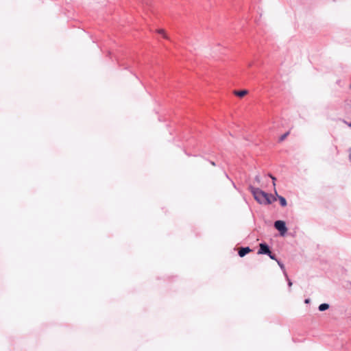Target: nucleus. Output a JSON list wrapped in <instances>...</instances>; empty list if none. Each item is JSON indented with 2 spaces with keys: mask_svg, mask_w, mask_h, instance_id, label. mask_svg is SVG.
Returning a JSON list of instances; mask_svg holds the SVG:
<instances>
[{
  "mask_svg": "<svg viewBox=\"0 0 351 351\" xmlns=\"http://www.w3.org/2000/svg\"><path fill=\"white\" fill-rule=\"evenodd\" d=\"M344 123H346L348 127L351 128V122L348 123V122H347V121H344Z\"/></svg>",
  "mask_w": 351,
  "mask_h": 351,
  "instance_id": "nucleus-15",
  "label": "nucleus"
},
{
  "mask_svg": "<svg viewBox=\"0 0 351 351\" xmlns=\"http://www.w3.org/2000/svg\"><path fill=\"white\" fill-rule=\"evenodd\" d=\"M155 32H158L159 34H160L164 38L167 40H169V36L167 35L166 32L164 29H155Z\"/></svg>",
  "mask_w": 351,
  "mask_h": 351,
  "instance_id": "nucleus-7",
  "label": "nucleus"
},
{
  "mask_svg": "<svg viewBox=\"0 0 351 351\" xmlns=\"http://www.w3.org/2000/svg\"><path fill=\"white\" fill-rule=\"evenodd\" d=\"M304 302L306 303V304L309 303L310 302V299H306L304 300Z\"/></svg>",
  "mask_w": 351,
  "mask_h": 351,
  "instance_id": "nucleus-17",
  "label": "nucleus"
},
{
  "mask_svg": "<svg viewBox=\"0 0 351 351\" xmlns=\"http://www.w3.org/2000/svg\"><path fill=\"white\" fill-rule=\"evenodd\" d=\"M349 160H350V161L351 162V148H350V150Z\"/></svg>",
  "mask_w": 351,
  "mask_h": 351,
  "instance_id": "nucleus-16",
  "label": "nucleus"
},
{
  "mask_svg": "<svg viewBox=\"0 0 351 351\" xmlns=\"http://www.w3.org/2000/svg\"><path fill=\"white\" fill-rule=\"evenodd\" d=\"M269 177L272 179V180H273V184H274V186H275V180H276V178H275V177H274V176H273L272 175H271V174H269Z\"/></svg>",
  "mask_w": 351,
  "mask_h": 351,
  "instance_id": "nucleus-14",
  "label": "nucleus"
},
{
  "mask_svg": "<svg viewBox=\"0 0 351 351\" xmlns=\"http://www.w3.org/2000/svg\"><path fill=\"white\" fill-rule=\"evenodd\" d=\"M274 228L280 232L281 235H284L287 230L285 222L281 220L274 222Z\"/></svg>",
  "mask_w": 351,
  "mask_h": 351,
  "instance_id": "nucleus-2",
  "label": "nucleus"
},
{
  "mask_svg": "<svg viewBox=\"0 0 351 351\" xmlns=\"http://www.w3.org/2000/svg\"><path fill=\"white\" fill-rule=\"evenodd\" d=\"M234 94L239 97H243L247 94V90H234Z\"/></svg>",
  "mask_w": 351,
  "mask_h": 351,
  "instance_id": "nucleus-6",
  "label": "nucleus"
},
{
  "mask_svg": "<svg viewBox=\"0 0 351 351\" xmlns=\"http://www.w3.org/2000/svg\"><path fill=\"white\" fill-rule=\"evenodd\" d=\"M289 134V132H286V133L283 134H282V135L279 138V141H280V142L283 141H284V140L287 137V136H288Z\"/></svg>",
  "mask_w": 351,
  "mask_h": 351,
  "instance_id": "nucleus-10",
  "label": "nucleus"
},
{
  "mask_svg": "<svg viewBox=\"0 0 351 351\" xmlns=\"http://www.w3.org/2000/svg\"><path fill=\"white\" fill-rule=\"evenodd\" d=\"M287 282H288V285L289 287H291L292 286V282L291 281V280L289 278V277L287 276V278H286Z\"/></svg>",
  "mask_w": 351,
  "mask_h": 351,
  "instance_id": "nucleus-13",
  "label": "nucleus"
},
{
  "mask_svg": "<svg viewBox=\"0 0 351 351\" xmlns=\"http://www.w3.org/2000/svg\"><path fill=\"white\" fill-rule=\"evenodd\" d=\"M210 164H211L213 166H215V162H213V161H210Z\"/></svg>",
  "mask_w": 351,
  "mask_h": 351,
  "instance_id": "nucleus-18",
  "label": "nucleus"
},
{
  "mask_svg": "<svg viewBox=\"0 0 351 351\" xmlns=\"http://www.w3.org/2000/svg\"><path fill=\"white\" fill-rule=\"evenodd\" d=\"M275 193L277 196V197L278 198L279 201H280V205L282 206V207H285L287 206V200L286 199L282 197V196H280V195H278L276 191H275Z\"/></svg>",
  "mask_w": 351,
  "mask_h": 351,
  "instance_id": "nucleus-5",
  "label": "nucleus"
},
{
  "mask_svg": "<svg viewBox=\"0 0 351 351\" xmlns=\"http://www.w3.org/2000/svg\"><path fill=\"white\" fill-rule=\"evenodd\" d=\"M267 256H269V257L272 260H275L276 261H278L276 256L274 254H273L271 252V254H268Z\"/></svg>",
  "mask_w": 351,
  "mask_h": 351,
  "instance_id": "nucleus-11",
  "label": "nucleus"
},
{
  "mask_svg": "<svg viewBox=\"0 0 351 351\" xmlns=\"http://www.w3.org/2000/svg\"><path fill=\"white\" fill-rule=\"evenodd\" d=\"M249 189L253 195L254 199L261 204L269 205L276 200V197H273L271 194L265 193L258 188L249 186Z\"/></svg>",
  "mask_w": 351,
  "mask_h": 351,
  "instance_id": "nucleus-1",
  "label": "nucleus"
},
{
  "mask_svg": "<svg viewBox=\"0 0 351 351\" xmlns=\"http://www.w3.org/2000/svg\"><path fill=\"white\" fill-rule=\"evenodd\" d=\"M251 251L252 250L249 247H241L239 250L238 254L240 257H243Z\"/></svg>",
  "mask_w": 351,
  "mask_h": 351,
  "instance_id": "nucleus-4",
  "label": "nucleus"
},
{
  "mask_svg": "<svg viewBox=\"0 0 351 351\" xmlns=\"http://www.w3.org/2000/svg\"><path fill=\"white\" fill-rule=\"evenodd\" d=\"M271 254L269 246L266 243H261L259 244V250L258 254Z\"/></svg>",
  "mask_w": 351,
  "mask_h": 351,
  "instance_id": "nucleus-3",
  "label": "nucleus"
},
{
  "mask_svg": "<svg viewBox=\"0 0 351 351\" xmlns=\"http://www.w3.org/2000/svg\"><path fill=\"white\" fill-rule=\"evenodd\" d=\"M254 180L256 182H257L258 183H259L261 182V178L259 176H256L255 178H254Z\"/></svg>",
  "mask_w": 351,
  "mask_h": 351,
  "instance_id": "nucleus-12",
  "label": "nucleus"
},
{
  "mask_svg": "<svg viewBox=\"0 0 351 351\" xmlns=\"http://www.w3.org/2000/svg\"><path fill=\"white\" fill-rule=\"evenodd\" d=\"M318 308H319V311H324L329 308V304H326V303L321 304L319 306Z\"/></svg>",
  "mask_w": 351,
  "mask_h": 351,
  "instance_id": "nucleus-9",
  "label": "nucleus"
},
{
  "mask_svg": "<svg viewBox=\"0 0 351 351\" xmlns=\"http://www.w3.org/2000/svg\"><path fill=\"white\" fill-rule=\"evenodd\" d=\"M276 262H277L278 265H279V267H280V269H282V271H283V274H284L285 278H287V274L286 272L285 267L284 264L279 260H278Z\"/></svg>",
  "mask_w": 351,
  "mask_h": 351,
  "instance_id": "nucleus-8",
  "label": "nucleus"
}]
</instances>
